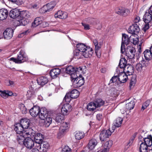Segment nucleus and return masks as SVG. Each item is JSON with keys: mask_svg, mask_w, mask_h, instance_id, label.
Masks as SVG:
<instances>
[{"mask_svg": "<svg viewBox=\"0 0 152 152\" xmlns=\"http://www.w3.org/2000/svg\"><path fill=\"white\" fill-rule=\"evenodd\" d=\"M140 20V17L139 16H136L135 17L133 21L135 23L134 24H136L138 23Z\"/></svg>", "mask_w": 152, "mask_h": 152, "instance_id": "774afa93", "label": "nucleus"}, {"mask_svg": "<svg viewBox=\"0 0 152 152\" xmlns=\"http://www.w3.org/2000/svg\"><path fill=\"white\" fill-rule=\"evenodd\" d=\"M113 142L111 140L106 142L104 144L102 145L101 149L97 152H108Z\"/></svg>", "mask_w": 152, "mask_h": 152, "instance_id": "f8f14e48", "label": "nucleus"}, {"mask_svg": "<svg viewBox=\"0 0 152 152\" xmlns=\"http://www.w3.org/2000/svg\"><path fill=\"white\" fill-rule=\"evenodd\" d=\"M56 4L55 2L52 1L44 6L41 10L43 13L50 12L55 7Z\"/></svg>", "mask_w": 152, "mask_h": 152, "instance_id": "9d476101", "label": "nucleus"}, {"mask_svg": "<svg viewBox=\"0 0 152 152\" xmlns=\"http://www.w3.org/2000/svg\"><path fill=\"white\" fill-rule=\"evenodd\" d=\"M26 96L29 99H31L35 97V91L32 86L29 87V89L27 91Z\"/></svg>", "mask_w": 152, "mask_h": 152, "instance_id": "4468645a", "label": "nucleus"}, {"mask_svg": "<svg viewBox=\"0 0 152 152\" xmlns=\"http://www.w3.org/2000/svg\"><path fill=\"white\" fill-rule=\"evenodd\" d=\"M28 13L27 11H21L20 10V14L19 17L20 18H27L29 16V15L27 14Z\"/></svg>", "mask_w": 152, "mask_h": 152, "instance_id": "3c124183", "label": "nucleus"}, {"mask_svg": "<svg viewBox=\"0 0 152 152\" xmlns=\"http://www.w3.org/2000/svg\"><path fill=\"white\" fill-rule=\"evenodd\" d=\"M134 71L133 67L132 65H126L124 68V72L125 73L126 72L128 75H132Z\"/></svg>", "mask_w": 152, "mask_h": 152, "instance_id": "c85d7f7f", "label": "nucleus"}, {"mask_svg": "<svg viewBox=\"0 0 152 152\" xmlns=\"http://www.w3.org/2000/svg\"><path fill=\"white\" fill-rule=\"evenodd\" d=\"M23 134H25L26 137H29V136H34L35 134V132L31 128H29L24 130Z\"/></svg>", "mask_w": 152, "mask_h": 152, "instance_id": "72a5a7b5", "label": "nucleus"}, {"mask_svg": "<svg viewBox=\"0 0 152 152\" xmlns=\"http://www.w3.org/2000/svg\"><path fill=\"white\" fill-rule=\"evenodd\" d=\"M37 82L39 85L43 86L47 83L48 79L46 77L43 76H41L37 79Z\"/></svg>", "mask_w": 152, "mask_h": 152, "instance_id": "2f4dec72", "label": "nucleus"}, {"mask_svg": "<svg viewBox=\"0 0 152 152\" xmlns=\"http://www.w3.org/2000/svg\"><path fill=\"white\" fill-rule=\"evenodd\" d=\"M144 57L146 60H150L152 58V53L150 49H146L143 52Z\"/></svg>", "mask_w": 152, "mask_h": 152, "instance_id": "f704fd0d", "label": "nucleus"}, {"mask_svg": "<svg viewBox=\"0 0 152 152\" xmlns=\"http://www.w3.org/2000/svg\"><path fill=\"white\" fill-rule=\"evenodd\" d=\"M114 127H112L113 131L112 132L109 129L107 130H104L101 131L99 134V139L101 141H103L107 138H108L110 136L112 132H113L114 130Z\"/></svg>", "mask_w": 152, "mask_h": 152, "instance_id": "39448f33", "label": "nucleus"}, {"mask_svg": "<svg viewBox=\"0 0 152 152\" xmlns=\"http://www.w3.org/2000/svg\"><path fill=\"white\" fill-rule=\"evenodd\" d=\"M12 4L14 3L18 5L22 4L23 3V0H10Z\"/></svg>", "mask_w": 152, "mask_h": 152, "instance_id": "13d9d810", "label": "nucleus"}, {"mask_svg": "<svg viewBox=\"0 0 152 152\" xmlns=\"http://www.w3.org/2000/svg\"><path fill=\"white\" fill-rule=\"evenodd\" d=\"M64 115L60 113L58 114L56 117L55 121L58 123L61 122L64 119Z\"/></svg>", "mask_w": 152, "mask_h": 152, "instance_id": "603ef678", "label": "nucleus"}, {"mask_svg": "<svg viewBox=\"0 0 152 152\" xmlns=\"http://www.w3.org/2000/svg\"><path fill=\"white\" fill-rule=\"evenodd\" d=\"M3 36L5 39H8L10 37V29H6L3 33Z\"/></svg>", "mask_w": 152, "mask_h": 152, "instance_id": "6e6d98bb", "label": "nucleus"}, {"mask_svg": "<svg viewBox=\"0 0 152 152\" xmlns=\"http://www.w3.org/2000/svg\"><path fill=\"white\" fill-rule=\"evenodd\" d=\"M42 23V19L39 17L35 18L34 22L32 24L33 26L36 27Z\"/></svg>", "mask_w": 152, "mask_h": 152, "instance_id": "de8ad7c7", "label": "nucleus"}, {"mask_svg": "<svg viewBox=\"0 0 152 152\" xmlns=\"http://www.w3.org/2000/svg\"><path fill=\"white\" fill-rule=\"evenodd\" d=\"M98 143V142L96 139H92L89 142L88 147L90 150H92L94 148Z\"/></svg>", "mask_w": 152, "mask_h": 152, "instance_id": "473e14b6", "label": "nucleus"}, {"mask_svg": "<svg viewBox=\"0 0 152 152\" xmlns=\"http://www.w3.org/2000/svg\"><path fill=\"white\" fill-rule=\"evenodd\" d=\"M69 124L66 122H64L62 123L59 129V132L58 133V138L62 137L64 133L68 130L69 128Z\"/></svg>", "mask_w": 152, "mask_h": 152, "instance_id": "6e6552de", "label": "nucleus"}, {"mask_svg": "<svg viewBox=\"0 0 152 152\" xmlns=\"http://www.w3.org/2000/svg\"><path fill=\"white\" fill-rule=\"evenodd\" d=\"M93 43L95 46V53L97 57L100 58L101 55V52L99 50L100 48V46L99 45L98 41L96 39L94 40Z\"/></svg>", "mask_w": 152, "mask_h": 152, "instance_id": "a878e982", "label": "nucleus"}, {"mask_svg": "<svg viewBox=\"0 0 152 152\" xmlns=\"http://www.w3.org/2000/svg\"><path fill=\"white\" fill-rule=\"evenodd\" d=\"M71 105H63L61 109V113L64 115H66L72 110Z\"/></svg>", "mask_w": 152, "mask_h": 152, "instance_id": "2eb2a0df", "label": "nucleus"}, {"mask_svg": "<svg viewBox=\"0 0 152 152\" xmlns=\"http://www.w3.org/2000/svg\"><path fill=\"white\" fill-rule=\"evenodd\" d=\"M14 130L16 132V133L23 132L24 129L20 123H18L14 126Z\"/></svg>", "mask_w": 152, "mask_h": 152, "instance_id": "7c9ffc66", "label": "nucleus"}, {"mask_svg": "<svg viewBox=\"0 0 152 152\" xmlns=\"http://www.w3.org/2000/svg\"><path fill=\"white\" fill-rule=\"evenodd\" d=\"M148 147L152 145V136L151 135H148L146 138H144V142Z\"/></svg>", "mask_w": 152, "mask_h": 152, "instance_id": "c9c22d12", "label": "nucleus"}, {"mask_svg": "<svg viewBox=\"0 0 152 152\" xmlns=\"http://www.w3.org/2000/svg\"><path fill=\"white\" fill-rule=\"evenodd\" d=\"M74 80L73 82V85L74 87H79L82 86L84 83V78L80 75L79 77H76L74 79H72V81Z\"/></svg>", "mask_w": 152, "mask_h": 152, "instance_id": "423d86ee", "label": "nucleus"}, {"mask_svg": "<svg viewBox=\"0 0 152 152\" xmlns=\"http://www.w3.org/2000/svg\"><path fill=\"white\" fill-rule=\"evenodd\" d=\"M101 105H87V109L88 111H93L95 110L96 108L99 107Z\"/></svg>", "mask_w": 152, "mask_h": 152, "instance_id": "8fccbe9b", "label": "nucleus"}, {"mask_svg": "<svg viewBox=\"0 0 152 152\" xmlns=\"http://www.w3.org/2000/svg\"><path fill=\"white\" fill-rule=\"evenodd\" d=\"M39 112L42 113L46 115L48 114V111L46 108L45 107H42L39 109Z\"/></svg>", "mask_w": 152, "mask_h": 152, "instance_id": "0e129e2a", "label": "nucleus"}, {"mask_svg": "<svg viewBox=\"0 0 152 152\" xmlns=\"http://www.w3.org/2000/svg\"><path fill=\"white\" fill-rule=\"evenodd\" d=\"M60 69L59 68H53L50 70V74L52 78H54L57 77L58 75L60 74Z\"/></svg>", "mask_w": 152, "mask_h": 152, "instance_id": "5701e85b", "label": "nucleus"}, {"mask_svg": "<svg viewBox=\"0 0 152 152\" xmlns=\"http://www.w3.org/2000/svg\"><path fill=\"white\" fill-rule=\"evenodd\" d=\"M123 119L122 118L118 117L115 120L114 123V126L113 127H114L115 129V127H120L122 123Z\"/></svg>", "mask_w": 152, "mask_h": 152, "instance_id": "a18cd8bd", "label": "nucleus"}, {"mask_svg": "<svg viewBox=\"0 0 152 152\" xmlns=\"http://www.w3.org/2000/svg\"><path fill=\"white\" fill-rule=\"evenodd\" d=\"M42 151L46 152L49 148V145L48 143L45 141L42 142L41 143Z\"/></svg>", "mask_w": 152, "mask_h": 152, "instance_id": "58836bf2", "label": "nucleus"}, {"mask_svg": "<svg viewBox=\"0 0 152 152\" xmlns=\"http://www.w3.org/2000/svg\"><path fill=\"white\" fill-rule=\"evenodd\" d=\"M43 140L42 135L40 133H37L34 137L35 142L36 143L42 142Z\"/></svg>", "mask_w": 152, "mask_h": 152, "instance_id": "37998d69", "label": "nucleus"}, {"mask_svg": "<svg viewBox=\"0 0 152 152\" xmlns=\"http://www.w3.org/2000/svg\"><path fill=\"white\" fill-rule=\"evenodd\" d=\"M55 17L60 19H64L67 18V14L66 12L59 10L55 14Z\"/></svg>", "mask_w": 152, "mask_h": 152, "instance_id": "393cba45", "label": "nucleus"}, {"mask_svg": "<svg viewBox=\"0 0 152 152\" xmlns=\"http://www.w3.org/2000/svg\"><path fill=\"white\" fill-rule=\"evenodd\" d=\"M85 20L90 25H96L99 23L98 19L92 17H89L85 19Z\"/></svg>", "mask_w": 152, "mask_h": 152, "instance_id": "b1692460", "label": "nucleus"}, {"mask_svg": "<svg viewBox=\"0 0 152 152\" xmlns=\"http://www.w3.org/2000/svg\"><path fill=\"white\" fill-rule=\"evenodd\" d=\"M118 79V76H115L113 77L110 79V83L115 82Z\"/></svg>", "mask_w": 152, "mask_h": 152, "instance_id": "338daca9", "label": "nucleus"}, {"mask_svg": "<svg viewBox=\"0 0 152 152\" xmlns=\"http://www.w3.org/2000/svg\"><path fill=\"white\" fill-rule=\"evenodd\" d=\"M44 120L45 124L46 127H48L51 123L52 118L50 117H46Z\"/></svg>", "mask_w": 152, "mask_h": 152, "instance_id": "864d4df0", "label": "nucleus"}, {"mask_svg": "<svg viewBox=\"0 0 152 152\" xmlns=\"http://www.w3.org/2000/svg\"><path fill=\"white\" fill-rule=\"evenodd\" d=\"M39 118L41 120H45V119L47 116V115H46L42 113L39 112L38 113Z\"/></svg>", "mask_w": 152, "mask_h": 152, "instance_id": "680f3d73", "label": "nucleus"}, {"mask_svg": "<svg viewBox=\"0 0 152 152\" xmlns=\"http://www.w3.org/2000/svg\"><path fill=\"white\" fill-rule=\"evenodd\" d=\"M127 64V61L124 58H121L118 66L117 67L116 71L119 75L120 73L124 72V68Z\"/></svg>", "mask_w": 152, "mask_h": 152, "instance_id": "20e7f679", "label": "nucleus"}, {"mask_svg": "<svg viewBox=\"0 0 152 152\" xmlns=\"http://www.w3.org/2000/svg\"><path fill=\"white\" fill-rule=\"evenodd\" d=\"M140 31V28L137 24H134L130 26L128 29L129 33L132 34H137Z\"/></svg>", "mask_w": 152, "mask_h": 152, "instance_id": "ddd939ff", "label": "nucleus"}, {"mask_svg": "<svg viewBox=\"0 0 152 152\" xmlns=\"http://www.w3.org/2000/svg\"><path fill=\"white\" fill-rule=\"evenodd\" d=\"M126 108L125 109H121V110L122 114L124 113L127 111L128 110H131L133 109L134 108V105H126Z\"/></svg>", "mask_w": 152, "mask_h": 152, "instance_id": "5fc2aeb1", "label": "nucleus"}, {"mask_svg": "<svg viewBox=\"0 0 152 152\" xmlns=\"http://www.w3.org/2000/svg\"><path fill=\"white\" fill-rule=\"evenodd\" d=\"M17 140L19 144H21L23 143L25 137H26L25 134H23V132L20 133H16Z\"/></svg>", "mask_w": 152, "mask_h": 152, "instance_id": "4be33fe9", "label": "nucleus"}, {"mask_svg": "<svg viewBox=\"0 0 152 152\" xmlns=\"http://www.w3.org/2000/svg\"><path fill=\"white\" fill-rule=\"evenodd\" d=\"M79 69L80 70H81L80 68H77L76 70H75L73 66H69L66 68V72L71 76V79H74L75 78V75L77 74L78 70Z\"/></svg>", "mask_w": 152, "mask_h": 152, "instance_id": "0eeeda50", "label": "nucleus"}, {"mask_svg": "<svg viewBox=\"0 0 152 152\" xmlns=\"http://www.w3.org/2000/svg\"><path fill=\"white\" fill-rule=\"evenodd\" d=\"M20 10H19L15 8L11 10L10 11V17L12 18H15L19 17Z\"/></svg>", "mask_w": 152, "mask_h": 152, "instance_id": "cd10ccee", "label": "nucleus"}, {"mask_svg": "<svg viewBox=\"0 0 152 152\" xmlns=\"http://www.w3.org/2000/svg\"><path fill=\"white\" fill-rule=\"evenodd\" d=\"M41 143H42V142L36 143L35 142H34V146L35 148L34 149H37L39 151H40L41 152L42 149Z\"/></svg>", "mask_w": 152, "mask_h": 152, "instance_id": "4d7b16f0", "label": "nucleus"}, {"mask_svg": "<svg viewBox=\"0 0 152 152\" xmlns=\"http://www.w3.org/2000/svg\"><path fill=\"white\" fill-rule=\"evenodd\" d=\"M23 144L26 148L30 149L32 148L34 145V140L29 137L26 138Z\"/></svg>", "mask_w": 152, "mask_h": 152, "instance_id": "9b49d317", "label": "nucleus"}, {"mask_svg": "<svg viewBox=\"0 0 152 152\" xmlns=\"http://www.w3.org/2000/svg\"><path fill=\"white\" fill-rule=\"evenodd\" d=\"M115 12L119 15L126 16L130 13V10L127 9L122 7H118L115 9Z\"/></svg>", "mask_w": 152, "mask_h": 152, "instance_id": "1a4fd4ad", "label": "nucleus"}, {"mask_svg": "<svg viewBox=\"0 0 152 152\" xmlns=\"http://www.w3.org/2000/svg\"><path fill=\"white\" fill-rule=\"evenodd\" d=\"M136 82V81L135 79H131L129 84V88L130 89L132 88L135 86Z\"/></svg>", "mask_w": 152, "mask_h": 152, "instance_id": "052dcab7", "label": "nucleus"}, {"mask_svg": "<svg viewBox=\"0 0 152 152\" xmlns=\"http://www.w3.org/2000/svg\"><path fill=\"white\" fill-rule=\"evenodd\" d=\"M146 61L142 59L139 63L137 64L136 68V69L139 72L141 71L143 67L146 66L145 63Z\"/></svg>", "mask_w": 152, "mask_h": 152, "instance_id": "c756f323", "label": "nucleus"}, {"mask_svg": "<svg viewBox=\"0 0 152 152\" xmlns=\"http://www.w3.org/2000/svg\"><path fill=\"white\" fill-rule=\"evenodd\" d=\"M10 23L14 26L12 27L13 28H12L11 30L12 37L13 30H14L16 27L20 25L25 26L27 24L28 22L26 20V18H20V19H18L17 20H13L12 21H11Z\"/></svg>", "mask_w": 152, "mask_h": 152, "instance_id": "f03ea898", "label": "nucleus"}, {"mask_svg": "<svg viewBox=\"0 0 152 152\" xmlns=\"http://www.w3.org/2000/svg\"><path fill=\"white\" fill-rule=\"evenodd\" d=\"M124 52L128 58L131 59L134 58L136 50L135 48L133 47L128 46L126 49L124 48L123 49V52L121 51V52L122 53H124Z\"/></svg>", "mask_w": 152, "mask_h": 152, "instance_id": "7ed1b4c3", "label": "nucleus"}, {"mask_svg": "<svg viewBox=\"0 0 152 152\" xmlns=\"http://www.w3.org/2000/svg\"><path fill=\"white\" fill-rule=\"evenodd\" d=\"M122 43L121 46V50L123 52V45L124 46V44L126 45L128 44L129 41V39L128 36L125 34H123L122 36Z\"/></svg>", "mask_w": 152, "mask_h": 152, "instance_id": "412c9836", "label": "nucleus"}, {"mask_svg": "<svg viewBox=\"0 0 152 152\" xmlns=\"http://www.w3.org/2000/svg\"><path fill=\"white\" fill-rule=\"evenodd\" d=\"M104 102L101 98L96 99L94 102H91L88 103V104H104Z\"/></svg>", "mask_w": 152, "mask_h": 152, "instance_id": "79ce46f5", "label": "nucleus"}, {"mask_svg": "<svg viewBox=\"0 0 152 152\" xmlns=\"http://www.w3.org/2000/svg\"><path fill=\"white\" fill-rule=\"evenodd\" d=\"M82 24L84 26L85 30H87L90 29V27L88 24L82 23Z\"/></svg>", "mask_w": 152, "mask_h": 152, "instance_id": "69168bd1", "label": "nucleus"}, {"mask_svg": "<svg viewBox=\"0 0 152 152\" xmlns=\"http://www.w3.org/2000/svg\"><path fill=\"white\" fill-rule=\"evenodd\" d=\"M20 123L24 129H26L28 127L30 121L29 119L27 118H22L20 120Z\"/></svg>", "mask_w": 152, "mask_h": 152, "instance_id": "6ab92c4d", "label": "nucleus"}, {"mask_svg": "<svg viewBox=\"0 0 152 152\" xmlns=\"http://www.w3.org/2000/svg\"><path fill=\"white\" fill-rule=\"evenodd\" d=\"M128 75L124 72L120 73L118 75V80L121 83H125L128 79Z\"/></svg>", "mask_w": 152, "mask_h": 152, "instance_id": "aec40b11", "label": "nucleus"}, {"mask_svg": "<svg viewBox=\"0 0 152 152\" xmlns=\"http://www.w3.org/2000/svg\"><path fill=\"white\" fill-rule=\"evenodd\" d=\"M20 108L23 113L26 114L27 113V108L25 105H20Z\"/></svg>", "mask_w": 152, "mask_h": 152, "instance_id": "bf43d9fd", "label": "nucleus"}, {"mask_svg": "<svg viewBox=\"0 0 152 152\" xmlns=\"http://www.w3.org/2000/svg\"><path fill=\"white\" fill-rule=\"evenodd\" d=\"M39 107L38 105L34 106L29 110L31 115L33 117L36 116L39 113Z\"/></svg>", "mask_w": 152, "mask_h": 152, "instance_id": "f3484780", "label": "nucleus"}, {"mask_svg": "<svg viewBox=\"0 0 152 152\" xmlns=\"http://www.w3.org/2000/svg\"><path fill=\"white\" fill-rule=\"evenodd\" d=\"M93 53V50L92 48L88 47L85 51L82 53L83 56L85 58H88L91 57Z\"/></svg>", "mask_w": 152, "mask_h": 152, "instance_id": "a211bd4d", "label": "nucleus"}, {"mask_svg": "<svg viewBox=\"0 0 152 152\" xmlns=\"http://www.w3.org/2000/svg\"><path fill=\"white\" fill-rule=\"evenodd\" d=\"M9 92V91H1L0 90V96L3 98L6 99L10 96Z\"/></svg>", "mask_w": 152, "mask_h": 152, "instance_id": "c03bdc74", "label": "nucleus"}, {"mask_svg": "<svg viewBox=\"0 0 152 152\" xmlns=\"http://www.w3.org/2000/svg\"><path fill=\"white\" fill-rule=\"evenodd\" d=\"M143 20L145 23L152 22V14L146 11L143 16Z\"/></svg>", "mask_w": 152, "mask_h": 152, "instance_id": "dca6fc26", "label": "nucleus"}, {"mask_svg": "<svg viewBox=\"0 0 152 152\" xmlns=\"http://www.w3.org/2000/svg\"><path fill=\"white\" fill-rule=\"evenodd\" d=\"M88 47L84 44L82 43H79L77 45V50L82 53L85 51L86 48H87Z\"/></svg>", "mask_w": 152, "mask_h": 152, "instance_id": "e433bc0d", "label": "nucleus"}, {"mask_svg": "<svg viewBox=\"0 0 152 152\" xmlns=\"http://www.w3.org/2000/svg\"><path fill=\"white\" fill-rule=\"evenodd\" d=\"M71 149L68 146H65L61 152H71Z\"/></svg>", "mask_w": 152, "mask_h": 152, "instance_id": "e2e57ef3", "label": "nucleus"}, {"mask_svg": "<svg viewBox=\"0 0 152 152\" xmlns=\"http://www.w3.org/2000/svg\"><path fill=\"white\" fill-rule=\"evenodd\" d=\"M69 94V95L72 98H77L80 94L78 91L76 89H73Z\"/></svg>", "mask_w": 152, "mask_h": 152, "instance_id": "ea45409f", "label": "nucleus"}, {"mask_svg": "<svg viewBox=\"0 0 152 152\" xmlns=\"http://www.w3.org/2000/svg\"><path fill=\"white\" fill-rule=\"evenodd\" d=\"M149 147L144 142H142L140 145V152H148Z\"/></svg>", "mask_w": 152, "mask_h": 152, "instance_id": "4c0bfd02", "label": "nucleus"}, {"mask_svg": "<svg viewBox=\"0 0 152 152\" xmlns=\"http://www.w3.org/2000/svg\"><path fill=\"white\" fill-rule=\"evenodd\" d=\"M27 59L24 51L21 50L18 55L17 58L12 57L10 58V61H12L16 63L20 64L26 61Z\"/></svg>", "mask_w": 152, "mask_h": 152, "instance_id": "f257e3e1", "label": "nucleus"}, {"mask_svg": "<svg viewBox=\"0 0 152 152\" xmlns=\"http://www.w3.org/2000/svg\"><path fill=\"white\" fill-rule=\"evenodd\" d=\"M83 56L82 53L77 49L75 50L74 51V56L75 58H80Z\"/></svg>", "mask_w": 152, "mask_h": 152, "instance_id": "09e8293b", "label": "nucleus"}, {"mask_svg": "<svg viewBox=\"0 0 152 152\" xmlns=\"http://www.w3.org/2000/svg\"><path fill=\"white\" fill-rule=\"evenodd\" d=\"M71 98L69 95V93H66L63 100V104H69Z\"/></svg>", "mask_w": 152, "mask_h": 152, "instance_id": "a19ab883", "label": "nucleus"}, {"mask_svg": "<svg viewBox=\"0 0 152 152\" xmlns=\"http://www.w3.org/2000/svg\"><path fill=\"white\" fill-rule=\"evenodd\" d=\"M85 136L84 133L78 131L76 132L75 134V138L76 140H79L83 138Z\"/></svg>", "mask_w": 152, "mask_h": 152, "instance_id": "49530a36", "label": "nucleus"}, {"mask_svg": "<svg viewBox=\"0 0 152 152\" xmlns=\"http://www.w3.org/2000/svg\"><path fill=\"white\" fill-rule=\"evenodd\" d=\"M8 12L6 9H0V20H4L7 18L8 15Z\"/></svg>", "mask_w": 152, "mask_h": 152, "instance_id": "bb28decb", "label": "nucleus"}]
</instances>
